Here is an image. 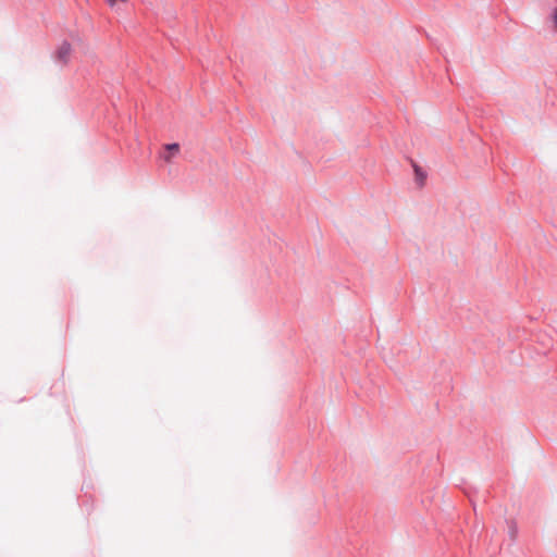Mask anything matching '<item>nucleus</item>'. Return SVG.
Returning <instances> with one entry per match:
<instances>
[{"instance_id":"nucleus-1","label":"nucleus","mask_w":557,"mask_h":557,"mask_svg":"<svg viewBox=\"0 0 557 557\" xmlns=\"http://www.w3.org/2000/svg\"><path fill=\"white\" fill-rule=\"evenodd\" d=\"M72 46L69 41L64 40L53 54L54 61L66 64L70 60Z\"/></svg>"},{"instance_id":"nucleus-3","label":"nucleus","mask_w":557,"mask_h":557,"mask_svg":"<svg viewBox=\"0 0 557 557\" xmlns=\"http://www.w3.org/2000/svg\"><path fill=\"white\" fill-rule=\"evenodd\" d=\"M413 168H414L416 181L420 186H422L426 180V173L417 164H413Z\"/></svg>"},{"instance_id":"nucleus-6","label":"nucleus","mask_w":557,"mask_h":557,"mask_svg":"<svg viewBox=\"0 0 557 557\" xmlns=\"http://www.w3.org/2000/svg\"><path fill=\"white\" fill-rule=\"evenodd\" d=\"M110 7H113L117 0H106Z\"/></svg>"},{"instance_id":"nucleus-5","label":"nucleus","mask_w":557,"mask_h":557,"mask_svg":"<svg viewBox=\"0 0 557 557\" xmlns=\"http://www.w3.org/2000/svg\"><path fill=\"white\" fill-rule=\"evenodd\" d=\"M550 21L553 23V29L557 33V7L554 8L552 14H550Z\"/></svg>"},{"instance_id":"nucleus-2","label":"nucleus","mask_w":557,"mask_h":557,"mask_svg":"<svg viewBox=\"0 0 557 557\" xmlns=\"http://www.w3.org/2000/svg\"><path fill=\"white\" fill-rule=\"evenodd\" d=\"M164 148L169 153L164 154L163 159L165 162H171L172 156L180 151V145L177 143L166 144Z\"/></svg>"},{"instance_id":"nucleus-4","label":"nucleus","mask_w":557,"mask_h":557,"mask_svg":"<svg viewBox=\"0 0 557 557\" xmlns=\"http://www.w3.org/2000/svg\"><path fill=\"white\" fill-rule=\"evenodd\" d=\"M508 533L511 540H515L518 533V528L515 521H508Z\"/></svg>"}]
</instances>
